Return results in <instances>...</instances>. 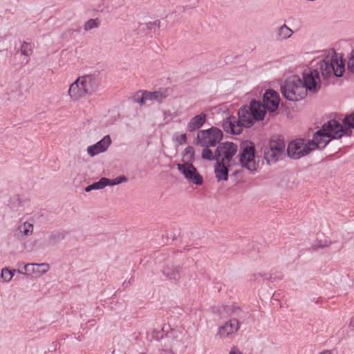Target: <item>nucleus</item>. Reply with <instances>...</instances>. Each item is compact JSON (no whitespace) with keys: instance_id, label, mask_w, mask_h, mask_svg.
Wrapping results in <instances>:
<instances>
[{"instance_id":"8","label":"nucleus","mask_w":354,"mask_h":354,"mask_svg":"<svg viewBox=\"0 0 354 354\" xmlns=\"http://www.w3.org/2000/svg\"><path fill=\"white\" fill-rule=\"evenodd\" d=\"M238 151V145L232 142L220 143L216 149V160L229 164Z\"/></svg>"},{"instance_id":"32","label":"nucleus","mask_w":354,"mask_h":354,"mask_svg":"<svg viewBox=\"0 0 354 354\" xmlns=\"http://www.w3.org/2000/svg\"><path fill=\"white\" fill-rule=\"evenodd\" d=\"M21 53L26 56H28L30 51V45L28 43L24 42L21 46Z\"/></svg>"},{"instance_id":"26","label":"nucleus","mask_w":354,"mask_h":354,"mask_svg":"<svg viewBox=\"0 0 354 354\" xmlns=\"http://www.w3.org/2000/svg\"><path fill=\"white\" fill-rule=\"evenodd\" d=\"M201 157L204 160H216V151L213 153L212 151L209 148L210 147H203Z\"/></svg>"},{"instance_id":"1","label":"nucleus","mask_w":354,"mask_h":354,"mask_svg":"<svg viewBox=\"0 0 354 354\" xmlns=\"http://www.w3.org/2000/svg\"><path fill=\"white\" fill-rule=\"evenodd\" d=\"M344 133L349 134L351 131H344L337 121L331 120L314 133L312 140L299 138L290 142L287 147L288 156L291 159H299L316 149L324 148L331 140L340 138Z\"/></svg>"},{"instance_id":"33","label":"nucleus","mask_w":354,"mask_h":354,"mask_svg":"<svg viewBox=\"0 0 354 354\" xmlns=\"http://www.w3.org/2000/svg\"><path fill=\"white\" fill-rule=\"evenodd\" d=\"M160 21H152V22H149L148 24H147V27L148 29H150V30H152V29H156V28H159L160 27Z\"/></svg>"},{"instance_id":"2","label":"nucleus","mask_w":354,"mask_h":354,"mask_svg":"<svg viewBox=\"0 0 354 354\" xmlns=\"http://www.w3.org/2000/svg\"><path fill=\"white\" fill-rule=\"evenodd\" d=\"M304 81L298 76L292 75L287 78L281 86L283 96L289 101L297 102L303 100L309 90L316 92L320 87V77L317 69L303 73Z\"/></svg>"},{"instance_id":"12","label":"nucleus","mask_w":354,"mask_h":354,"mask_svg":"<svg viewBox=\"0 0 354 354\" xmlns=\"http://www.w3.org/2000/svg\"><path fill=\"white\" fill-rule=\"evenodd\" d=\"M111 144V137L107 135L105 136L102 140L96 142L93 145H90L87 147L86 151L88 154L93 157L101 153L106 151Z\"/></svg>"},{"instance_id":"29","label":"nucleus","mask_w":354,"mask_h":354,"mask_svg":"<svg viewBox=\"0 0 354 354\" xmlns=\"http://www.w3.org/2000/svg\"><path fill=\"white\" fill-rule=\"evenodd\" d=\"M145 91L138 92L134 96V101L138 103H140L141 105H143L148 101V99H145Z\"/></svg>"},{"instance_id":"4","label":"nucleus","mask_w":354,"mask_h":354,"mask_svg":"<svg viewBox=\"0 0 354 354\" xmlns=\"http://www.w3.org/2000/svg\"><path fill=\"white\" fill-rule=\"evenodd\" d=\"M319 70L324 78L331 75L342 77L345 71L344 62L341 56L333 51L320 62Z\"/></svg>"},{"instance_id":"35","label":"nucleus","mask_w":354,"mask_h":354,"mask_svg":"<svg viewBox=\"0 0 354 354\" xmlns=\"http://www.w3.org/2000/svg\"><path fill=\"white\" fill-rule=\"evenodd\" d=\"M229 354H242L241 351L236 346L231 348Z\"/></svg>"},{"instance_id":"7","label":"nucleus","mask_w":354,"mask_h":354,"mask_svg":"<svg viewBox=\"0 0 354 354\" xmlns=\"http://www.w3.org/2000/svg\"><path fill=\"white\" fill-rule=\"evenodd\" d=\"M240 164L250 171H255L259 162L255 160V148L252 144H243L239 154Z\"/></svg>"},{"instance_id":"14","label":"nucleus","mask_w":354,"mask_h":354,"mask_svg":"<svg viewBox=\"0 0 354 354\" xmlns=\"http://www.w3.org/2000/svg\"><path fill=\"white\" fill-rule=\"evenodd\" d=\"M222 127L223 130L228 133L238 135L241 133V125L234 116H230L223 120Z\"/></svg>"},{"instance_id":"18","label":"nucleus","mask_w":354,"mask_h":354,"mask_svg":"<svg viewBox=\"0 0 354 354\" xmlns=\"http://www.w3.org/2000/svg\"><path fill=\"white\" fill-rule=\"evenodd\" d=\"M33 224L25 221L20 224L15 231V236L18 239H25L30 236L33 233Z\"/></svg>"},{"instance_id":"11","label":"nucleus","mask_w":354,"mask_h":354,"mask_svg":"<svg viewBox=\"0 0 354 354\" xmlns=\"http://www.w3.org/2000/svg\"><path fill=\"white\" fill-rule=\"evenodd\" d=\"M240 324L236 319H231L227 321L223 325L218 328V335L221 339L230 337L239 329Z\"/></svg>"},{"instance_id":"23","label":"nucleus","mask_w":354,"mask_h":354,"mask_svg":"<svg viewBox=\"0 0 354 354\" xmlns=\"http://www.w3.org/2000/svg\"><path fill=\"white\" fill-rule=\"evenodd\" d=\"M343 124H344L345 127H343L342 124L341 127L342 128V129L344 131V130H348L351 131V133L349 134L348 133H344L342 134V136L344 135H346V136H350L351 135V128H353L354 129V112H353L351 114L346 116L344 120H343Z\"/></svg>"},{"instance_id":"9","label":"nucleus","mask_w":354,"mask_h":354,"mask_svg":"<svg viewBox=\"0 0 354 354\" xmlns=\"http://www.w3.org/2000/svg\"><path fill=\"white\" fill-rule=\"evenodd\" d=\"M177 167L180 174H182L189 182L197 185L203 183L202 176L192 163H178Z\"/></svg>"},{"instance_id":"19","label":"nucleus","mask_w":354,"mask_h":354,"mask_svg":"<svg viewBox=\"0 0 354 354\" xmlns=\"http://www.w3.org/2000/svg\"><path fill=\"white\" fill-rule=\"evenodd\" d=\"M227 163L216 161L214 165L215 176L218 182L224 180L227 181L228 179V168Z\"/></svg>"},{"instance_id":"21","label":"nucleus","mask_w":354,"mask_h":354,"mask_svg":"<svg viewBox=\"0 0 354 354\" xmlns=\"http://www.w3.org/2000/svg\"><path fill=\"white\" fill-rule=\"evenodd\" d=\"M180 270L181 268L178 266L167 265L163 268L162 273L167 278L176 280L179 278Z\"/></svg>"},{"instance_id":"38","label":"nucleus","mask_w":354,"mask_h":354,"mask_svg":"<svg viewBox=\"0 0 354 354\" xmlns=\"http://www.w3.org/2000/svg\"><path fill=\"white\" fill-rule=\"evenodd\" d=\"M319 354H331V353L329 351H324V352L320 353Z\"/></svg>"},{"instance_id":"37","label":"nucleus","mask_w":354,"mask_h":354,"mask_svg":"<svg viewBox=\"0 0 354 354\" xmlns=\"http://www.w3.org/2000/svg\"><path fill=\"white\" fill-rule=\"evenodd\" d=\"M350 326L354 328V317L351 319Z\"/></svg>"},{"instance_id":"3","label":"nucleus","mask_w":354,"mask_h":354,"mask_svg":"<svg viewBox=\"0 0 354 354\" xmlns=\"http://www.w3.org/2000/svg\"><path fill=\"white\" fill-rule=\"evenodd\" d=\"M265 107L261 103L257 101H252L250 106H244L241 107L239 112V121L241 125V128L250 127L254 121L262 120L265 116Z\"/></svg>"},{"instance_id":"13","label":"nucleus","mask_w":354,"mask_h":354,"mask_svg":"<svg viewBox=\"0 0 354 354\" xmlns=\"http://www.w3.org/2000/svg\"><path fill=\"white\" fill-rule=\"evenodd\" d=\"M265 110L267 109L271 112H274L279 107V97L276 91L274 90H267L263 95V97Z\"/></svg>"},{"instance_id":"40","label":"nucleus","mask_w":354,"mask_h":354,"mask_svg":"<svg viewBox=\"0 0 354 354\" xmlns=\"http://www.w3.org/2000/svg\"><path fill=\"white\" fill-rule=\"evenodd\" d=\"M19 273H23V274H25V272H23L21 271H19Z\"/></svg>"},{"instance_id":"22","label":"nucleus","mask_w":354,"mask_h":354,"mask_svg":"<svg viewBox=\"0 0 354 354\" xmlns=\"http://www.w3.org/2000/svg\"><path fill=\"white\" fill-rule=\"evenodd\" d=\"M292 34V30L286 24H283L277 30V39L278 40H285L290 38Z\"/></svg>"},{"instance_id":"34","label":"nucleus","mask_w":354,"mask_h":354,"mask_svg":"<svg viewBox=\"0 0 354 354\" xmlns=\"http://www.w3.org/2000/svg\"><path fill=\"white\" fill-rule=\"evenodd\" d=\"M176 140L180 143V144H183V143H185L186 141H187V136L186 134L183 133V134H181L180 136L178 137V138L176 139Z\"/></svg>"},{"instance_id":"15","label":"nucleus","mask_w":354,"mask_h":354,"mask_svg":"<svg viewBox=\"0 0 354 354\" xmlns=\"http://www.w3.org/2000/svg\"><path fill=\"white\" fill-rule=\"evenodd\" d=\"M82 86L77 79L73 82L68 88V95L71 101L75 102L81 98L86 97L85 92L83 91Z\"/></svg>"},{"instance_id":"25","label":"nucleus","mask_w":354,"mask_h":354,"mask_svg":"<svg viewBox=\"0 0 354 354\" xmlns=\"http://www.w3.org/2000/svg\"><path fill=\"white\" fill-rule=\"evenodd\" d=\"M104 180H105L104 181L105 186H108V185L113 186V185H119L122 183L127 182V179L124 176H121L116 177L115 178H113V179H109V178L104 177Z\"/></svg>"},{"instance_id":"36","label":"nucleus","mask_w":354,"mask_h":354,"mask_svg":"<svg viewBox=\"0 0 354 354\" xmlns=\"http://www.w3.org/2000/svg\"><path fill=\"white\" fill-rule=\"evenodd\" d=\"M159 333H160V332H159V331H153V334H152L153 337V338H158V335Z\"/></svg>"},{"instance_id":"30","label":"nucleus","mask_w":354,"mask_h":354,"mask_svg":"<svg viewBox=\"0 0 354 354\" xmlns=\"http://www.w3.org/2000/svg\"><path fill=\"white\" fill-rule=\"evenodd\" d=\"M194 155V149L192 147H187L185 149L184 158L190 160L193 158Z\"/></svg>"},{"instance_id":"17","label":"nucleus","mask_w":354,"mask_h":354,"mask_svg":"<svg viewBox=\"0 0 354 354\" xmlns=\"http://www.w3.org/2000/svg\"><path fill=\"white\" fill-rule=\"evenodd\" d=\"M206 120L207 114L205 113H201L200 114L193 117L187 122V130L190 132L198 130L205 123Z\"/></svg>"},{"instance_id":"6","label":"nucleus","mask_w":354,"mask_h":354,"mask_svg":"<svg viewBox=\"0 0 354 354\" xmlns=\"http://www.w3.org/2000/svg\"><path fill=\"white\" fill-rule=\"evenodd\" d=\"M223 138V132L216 127L200 130L197 133L196 145L201 147H214L220 144Z\"/></svg>"},{"instance_id":"20","label":"nucleus","mask_w":354,"mask_h":354,"mask_svg":"<svg viewBox=\"0 0 354 354\" xmlns=\"http://www.w3.org/2000/svg\"><path fill=\"white\" fill-rule=\"evenodd\" d=\"M168 91L167 88L159 89L153 92L145 91V99L148 101H156L158 102H162L168 96Z\"/></svg>"},{"instance_id":"39","label":"nucleus","mask_w":354,"mask_h":354,"mask_svg":"<svg viewBox=\"0 0 354 354\" xmlns=\"http://www.w3.org/2000/svg\"><path fill=\"white\" fill-rule=\"evenodd\" d=\"M15 272V270H10V274L12 275V277L14 276V273Z\"/></svg>"},{"instance_id":"24","label":"nucleus","mask_w":354,"mask_h":354,"mask_svg":"<svg viewBox=\"0 0 354 354\" xmlns=\"http://www.w3.org/2000/svg\"><path fill=\"white\" fill-rule=\"evenodd\" d=\"M104 181H105L104 180V177L101 178L99 181L95 182L93 184L87 186L85 188V191L86 192H89L91 190H94V189H96V190L97 189H103V188H104L106 187Z\"/></svg>"},{"instance_id":"31","label":"nucleus","mask_w":354,"mask_h":354,"mask_svg":"<svg viewBox=\"0 0 354 354\" xmlns=\"http://www.w3.org/2000/svg\"><path fill=\"white\" fill-rule=\"evenodd\" d=\"M347 68L350 72L354 73V49L351 51V57L347 64Z\"/></svg>"},{"instance_id":"27","label":"nucleus","mask_w":354,"mask_h":354,"mask_svg":"<svg viewBox=\"0 0 354 354\" xmlns=\"http://www.w3.org/2000/svg\"><path fill=\"white\" fill-rule=\"evenodd\" d=\"M100 21L98 19H91L85 22L84 24V31H88L94 28H97L100 26Z\"/></svg>"},{"instance_id":"10","label":"nucleus","mask_w":354,"mask_h":354,"mask_svg":"<svg viewBox=\"0 0 354 354\" xmlns=\"http://www.w3.org/2000/svg\"><path fill=\"white\" fill-rule=\"evenodd\" d=\"M77 80L80 81V84L83 88L82 90L85 92L86 96L95 92L100 84V77L94 74L82 75L78 77Z\"/></svg>"},{"instance_id":"16","label":"nucleus","mask_w":354,"mask_h":354,"mask_svg":"<svg viewBox=\"0 0 354 354\" xmlns=\"http://www.w3.org/2000/svg\"><path fill=\"white\" fill-rule=\"evenodd\" d=\"M24 269L28 274H34L37 277H40L50 270V266L46 263H27L24 266Z\"/></svg>"},{"instance_id":"5","label":"nucleus","mask_w":354,"mask_h":354,"mask_svg":"<svg viewBox=\"0 0 354 354\" xmlns=\"http://www.w3.org/2000/svg\"><path fill=\"white\" fill-rule=\"evenodd\" d=\"M286 143L280 136H273L264 149V158L268 165L282 159L285 153Z\"/></svg>"},{"instance_id":"28","label":"nucleus","mask_w":354,"mask_h":354,"mask_svg":"<svg viewBox=\"0 0 354 354\" xmlns=\"http://www.w3.org/2000/svg\"><path fill=\"white\" fill-rule=\"evenodd\" d=\"M1 278H2L3 282H9L12 278V275L10 274V270L7 268H3L1 270Z\"/></svg>"}]
</instances>
